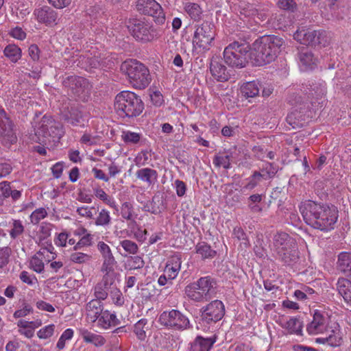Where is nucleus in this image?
<instances>
[{
	"mask_svg": "<svg viewBox=\"0 0 351 351\" xmlns=\"http://www.w3.org/2000/svg\"><path fill=\"white\" fill-rule=\"evenodd\" d=\"M305 223L315 229L328 231L334 228L338 212L333 207L308 200L300 207Z\"/></svg>",
	"mask_w": 351,
	"mask_h": 351,
	"instance_id": "obj_1",
	"label": "nucleus"
},
{
	"mask_svg": "<svg viewBox=\"0 0 351 351\" xmlns=\"http://www.w3.org/2000/svg\"><path fill=\"white\" fill-rule=\"evenodd\" d=\"M285 46V40L276 35H265L256 39L252 47V63L263 66L274 61Z\"/></svg>",
	"mask_w": 351,
	"mask_h": 351,
	"instance_id": "obj_2",
	"label": "nucleus"
},
{
	"mask_svg": "<svg viewBox=\"0 0 351 351\" xmlns=\"http://www.w3.org/2000/svg\"><path fill=\"white\" fill-rule=\"evenodd\" d=\"M223 59L230 67L244 68L252 61V47L247 43L234 41L225 48Z\"/></svg>",
	"mask_w": 351,
	"mask_h": 351,
	"instance_id": "obj_3",
	"label": "nucleus"
},
{
	"mask_svg": "<svg viewBox=\"0 0 351 351\" xmlns=\"http://www.w3.org/2000/svg\"><path fill=\"white\" fill-rule=\"evenodd\" d=\"M114 108L122 117L134 118L139 116L144 110L141 97L131 91H122L115 97Z\"/></svg>",
	"mask_w": 351,
	"mask_h": 351,
	"instance_id": "obj_4",
	"label": "nucleus"
},
{
	"mask_svg": "<svg viewBox=\"0 0 351 351\" xmlns=\"http://www.w3.org/2000/svg\"><path fill=\"white\" fill-rule=\"evenodd\" d=\"M217 283L210 276L202 277L196 282L187 285L185 288L186 296L195 302L210 301L216 294Z\"/></svg>",
	"mask_w": 351,
	"mask_h": 351,
	"instance_id": "obj_5",
	"label": "nucleus"
},
{
	"mask_svg": "<svg viewBox=\"0 0 351 351\" xmlns=\"http://www.w3.org/2000/svg\"><path fill=\"white\" fill-rule=\"evenodd\" d=\"M125 71L130 84L137 89H144L151 82L149 69L141 62L136 60L125 62L121 66Z\"/></svg>",
	"mask_w": 351,
	"mask_h": 351,
	"instance_id": "obj_6",
	"label": "nucleus"
},
{
	"mask_svg": "<svg viewBox=\"0 0 351 351\" xmlns=\"http://www.w3.org/2000/svg\"><path fill=\"white\" fill-rule=\"evenodd\" d=\"M35 134L43 143H45L49 138L55 141L63 135V127L60 122L56 121L51 116L45 114L36 126Z\"/></svg>",
	"mask_w": 351,
	"mask_h": 351,
	"instance_id": "obj_7",
	"label": "nucleus"
},
{
	"mask_svg": "<svg viewBox=\"0 0 351 351\" xmlns=\"http://www.w3.org/2000/svg\"><path fill=\"white\" fill-rule=\"evenodd\" d=\"M126 26L133 37L138 40L149 42L160 36L156 28L141 19H130L126 22Z\"/></svg>",
	"mask_w": 351,
	"mask_h": 351,
	"instance_id": "obj_8",
	"label": "nucleus"
},
{
	"mask_svg": "<svg viewBox=\"0 0 351 351\" xmlns=\"http://www.w3.org/2000/svg\"><path fill=\"white\" fill-rule=\"evenodd\" d=\"M293 38L305 45L323 47L328 45V40L324 30H312L310 29H299L293 34Z\"/></svg>",
	"mask_w": 351,
	"mask_h": 351,
	"instance_id": "obj_9",
	"label": "nucleus"
},
{
	"mask_svg": "<svg viewBox=\"0 0 351 351\" xmlns=\"http://www.w3.org/2000/svg\"><path fill=\"white\" fill-rule=\"evenodd\" d=\"M215 26L210 21H204L196 26L193 38L194 47L208 50L215 36Z\"/></svg>",
	"mask_w": 351,
	"mask_h": 351,
	"instance_id": "obj_10",
	"label": "nucleus"
},
{
	"mask_svg": "<svg viewBox=\"0 0 351 351\" xmlns=\"http://www.w3.org/2000/svg\"><path fill=\"white\" fill-rule=\"evenodd\" d=\"M158 322L168 328L180 331L192 328L189 318L176 309L162 312L159 316Z\"/></svg>",
	"mask_w": 351,
	"mask_h": 351,
	"instance_id": "obj_11",
	"label": "nucleus"
},
{
	"mask_svg": "<svg viewBox=\"0 0 351 351\" xmlns=\"http://www.w3.org/2000/svg\"><path fill=\"white\" fill-rule=\"evenodd\" d=\"M64 86L69 88L80 100L87 101L90 96V88L88 80L82 77L71 75L63 80Z\"/></svg>",
	"mask_w": 351,
	"mask_h": 351,
	"instance_id": "obj_12",
	"label": "nucleus"
},
{
	"mask_svg": "<svg viewBox=\"0 0 351 351\" xmlns=\"http://www.w3.org/2000/svg\"><path fill=\"white\" fill-rule=\"evenodd\" d=\"M0 140L6 147L17 141L14 125L2 108H0Z\"/></svg>",
	"mask_w": 351,
	"mask_h": 351,
	"instance_id": "obj_13",
	"label": "nucleus"
},
{
	"mask_svg": "<svg viewBox=\"0 0 351 351\" xmlns=\"http://www.w3.org/2000/svg\"><path fill=\"white\" fill-rule=\"evenodd\" d=\"M201 319L208 324H215L225 315V306L219 300H215L200 309Z\"/></svg>",
	"mask_w": 351,
	"mask_h": 351,
	"instance_id": "obj_14",
	"label": "nucleus"
},
{
	"mask_svg": "<svg viewBox=\"0 0 351 351\" xmlns=\"http://www.w3.org/2000/svg\"><path fill=\"white\" fill-rule=\"evenodd\" d=\"M136 10L141 14L152 16L158 25L165 22V15L161 5L155 0H138Z\"/></svg>",
	"mask_w": 351,
	"mask_h": 351,
	"instance_id": "obj_15",
	"label": "nucleus"
},
{
	"mask_svg": "<svg viewBox=\"0 0 351 351\" xmlns=\"http://www.w3.org/2000/svg\"><path fill=\"white\" fill-rule=\"evenodd\" d=\"M300 91L305 95V99H307L308 101L313 104L326 95V84L324 82H309L302 85Z\"/></svg>",
	"mask_w": 351,
	"mask_h": 351,
	"instance_id": "obj_16",
	"label": "nucleus"
},
{
	"mask_svg": "<svg viewBox=\"0 0 351 351\" xmlns=\"http://www.w3.org/2000/svg\"><path fill=\"white\" fill-rule=\"evenodd\" d=\"M330 321V315L326 311L315 310L313 320L307 325L306 330L310 335L322 333L326 330Z\"/></svg>",
	"mask_w": 351,
	"mask_h": 351,
	"instance_id": "obj_17",
	"label": "nucleus"
},
{
	"mask_svg": "<svg viewBox=\"0 0 351 351\" xmlns=\"http://www.w3.org/2000/svg\"><path fill=\"white\" fill-rule=\"evenodd\" d=\"M210 71L212 76L218 82H225L229 80L231 71L221 62L212 60L210 64Z\"/></svg>",
	"mask_w": 351,
	"mask_h": 351,
	"instance_id": "obj_18",
	"label": "nucleus"
},
{
	"mask_svg": "<svg viewBox=\"0 0 351 351\" xmlns=\"http://www.w3.org/2000/svg\"><path fill=\"white\" fill-rule=\"evenodd\" d=\"M97 247L104 258L101 271H106L107 274L113 271L114 265L116 264V261L112 254L110 247L103 241L99 242Z\"/></svg>",
	"mask_w": 351,
	"mask_h": 351,
	"instance_id": "obj_19",
	"label": "nucleus"
},
{
	"mask_svg": "<svg viewBox=\"0 0 351 351\" xmlns=\"http://www.w3.org/2000/svg\"><path fill=\"white\" fill-rule=\"evenodd\" d=\"M278 260L285 266H291L296 263L299 260V252L298 246L294 248H287L276 252Z\"/></svg>",
	"mask_w": 351,
	"mask_h": 351,
	"instance_id": "obj_20",
	"label": "nucleus"
},
{
	"mask_svg": "<svg viewBox=\"0 0 351 351\" xmlns=\"http://www.w3.org/2000/svg\"><path fill=\"white\" fill-rule=\"evenodd\" d=\"M34 14L38 22L45 23L47 25H51L54 23L58 16L56 10L49 6H43L41 8L35 10Z\"/></svg>",
	"mask_w": 351,
	"mask_h": 351,
	"instance_id": "obj_21",
	"label": "nucleus"
},
{
	"mask_svg": "<svg viewBox=\"0 0 351 351\" xmlns=\"http://www.w3.org/2000/svg\"><path fill=\"white\" fill-rule=\"evenodd\" d=\"M274 245L276 252L287 248H294L297 245L295 239L286 232H278L274 237Z\"/></svg>",
	"mask_w": 351,
	"mask_h": 351,
	"instance_id": "obj_22",
	"label": "nucleus"
},
{
	"mask_svg": "<svg viewBox=\"0 0 351 351\" xmlns=\"http://www.w3.org/2000/svg\"><path fill=\"white\" fill-rule=\"evenodd\" d=\"M181 254H176L169 258L165 267V273L169 276L170 280H173L178 276L181 267Z\"/></svg>",
	"mask_w": 351,
	"mask_h": 351,
	"instance_id": "obj_23",
	"label": "nucleus"
},
{
	"mask_svg": "<svg viewBox=\"0 0 351 351\" xmlns=\"http://www.w3.org/2000/svg\"><path fill=\"white\" fill-rule=\"evenodd\" d=\"M87 318L92 322L99 320L103 311V304L99 300H92L86 306Z\"/></svg>",
	"mask_w": 351,
	"mask_h": 351,
	"instance_id": "obj_24",
	"label": "nucleus"
},
{
	"mask_svg": "<svg viewBox=\"0 0 351 351\" xmlns=\"http://www.w3.org/2000/svg\"><path fill=\"white\" fill-rule=\"evenodd\" d=\"M337 268L346 277L351 279V253L344 252L339 254Z\"/></svg>",
	"mask_w": 351,
	"mask_h": 351,
	"instance_id": "obj_25",
	"label": "nucleus"
},
{
	"mask_svg": "<svg viewBox=\"0 0 351 351\" xmlns=\"http://www.w3.org/2000/svg\"><path fill=\"white\" fill-rule=\"evenodd\" d=\"M215 337L204 338L198 336L191 343L190 351H209L215 342Z\"/></svg>",
	"mask_w": 351,
	"mask_h": 351,
	"instance_id": "obj_26",
	"label": "nucleus"
},
{
	"mask_svg": "<svg viewBox=\"0 0 351 351\" xmlns=\"http://www.w3.org/2000/svg\"><path fill=\"white\" fill-rule=\"evenodd\" d=\"M137 178L145 182L149 186L154 185L157 181L158 173L156 170L150 168H143L138 170L136 173Z\"/></svg>",
	"mask_w": 351,
	"mask_h": 351,
	"instance_id": "obj_27",
	"label": "nucleus"
},
{
	"mask_svg": "<svg viewBox=\"0 0 351 351\" xmlns=\"http://www.w3.org/2000/svg\"><path fill=\"white\" fill-rule=\"evenodd\" d=\"M263 88L258 81H252L244 83L241 87V91L246 98L258 95L260 89Z\"/></svg>",
	"mask_w": 351,
	"mask_h": 351,
	"instance_id": "obj_28",
	"label": "nucleus"
},
{
	"mask_svg": "<svg viewBox=\"0 0 351 351\" xmlns=\"http://www.w3.org/2000/svg\"><path fill=\"white\" fill-rule=\"evenodd\" d=\"M298 57L300 64L304 66L305 69H312L316 64V58L307 48H304L300 51Z\"/></svg>",
	"mask_w": 351,
	"mask_h": 351,
	"instance_id": "obj_29",
	"label": "nucleus"
},
{
	"mask_svg": "<svg viewBox=\"0 0 351 351\" xmlns=\"http://www.w3.org/2000/svg\"><path fill=\"white\" fill-rule=\"evenodd\" d=\"M64 120L68 123L77 126L83 121V116L78 108L71 107L67 113L63 115Z\"/></svg>",
	"mask_w": 351,
	"mask_h": 351,
	"instance_id": "obj_30",
	"label": "nucleus"
},
{
	"mask_svg": "<svg viewBox=\"0 0 351 351\" xmlns=\"http://www.w3.org/2000/svg\"><path fill=\"white\" fill-rule=\"evenodd\" d=\"M80 335L84 341L93 343L97 347L102 346L106 343V339L103 336L93 333L86 329L81 330Z\"/></svg>",
	"mask_w": 351,
	"mask_h": 351,
	"instance_id": "obj_31",
	"label": "nucleus"
},
{
	"mask_svg": "<svg viewBox=\"0 0 351 351\" xmlns=\"http://www.w3.org/2000/svg\"><path fill=\"white\" fill-rule=\"evenodd\" d=\"M337 289L345 301L349 302L351 300V280L347 278H339L337 282Z\"/></svg>",
	"mask_w": 351,
	"mask_h": 351,
	"instance_id": "obj_32",
	"label": "nucleus"
},
{
	"mask_svg": "<svg viewBox=\"0 0 351 351\" xmlns=\"http://www.w3.org/2000/svg\"><path fill=\"white\" fill-rule=\"evenodd\" d=\"M120 321L117 318L114 313H110L108 311H105L99 318L98 324L104 328H108L111 326L119 325Z\"/></svg>",
	"mask_w": 351,
	"mask_h": 351,
	"instance_id": "obj_33",
	"label": "nucleus"
},
{
	"mask_svg": "<svg viewBox=\"0 0 351 351\" xmlns=\"http://www.w3.org/2000/svg\"><path fill=\"white\" fill-rule=\"evenodd\" d=\"M184 10L191 19L195 21H198L201 19L203 11L199 4L186 2L184 3Z\"/></svg>",
	"mask_w": 351,
	"mask_h": 351,
	"instance_id": "obj_34",
	"label": "nucleus"
},
{
	"mask_svg": "<svg viewBox=\"0 0 351 351\" xmlns=\"http://www.w3.org/2000/svg\"><path fill=\"white\" fill-rule=\"evenodd\" d=\"M80 58V63L87 71L97 69L102 66V62L98 56H82Z\"/></svg>",
	"mask_w": 351,
	"mask_h": 351,
	"instance_id": "obj_35",
	"label": "nucleus"
},
{
	"mask_svg": "<svg viewBox=\"0 0 351 351\" xmlns=\"http://www.w3.org/2000/svg\"><path fill=\"white\" fill-rule=\"evenodd\" d=\"M265 195L263 194H253L247 199V206L250 210L254 213H261L263 210L262 207L259 204L262 202Z\"/></svg>",
	"mask_w": 351,
	"mask_h": 351,
	"instance_id": "obj_36",
	"label": "nucleus"
},
{
	"mask_svg": "<svg viewBox=\"0 0 351 351\" xmlns=\"http://www.w3.org/2000/svg\"><path fill=\"white\" fill-rule=\"evenodd\" d=\"M109 283L107 280H103L102 282L96 285L94 289V295L96 298L95 300L99 301L104 300L108 297V291L109 289Z\"/></svg>",
	"mask_w": 351,
	"mask_h": 351,
	"instance_id": "obj_37",
	"label": "nucleus"
},
{
	"mask_svg": "<svg viewBox=\"0 0 351 351\" xmlns=\"http://www.w3.org/2000/svg\"><path fill=\"white\" fill-rule=\"evenodd\" d=\"M4 55L12 62H16L21 58V49L16 45H8L3 51Z\"/></svg>",
	"mask_w": 351,
	"mask_h": 351,
	"instance_id": "obj_38",
	"label": "nucleus"
},
{
	"mask_svg": "<svg viewBox=\"0 0 351 351\" xmlns=\"http://www.w3.org/2000/svg\"><path fill=\"white\" fill-rule=\"evenodd\" d=\"M196 252L202 256L203 258H213L216 255V251L211 249V247L206 242L198 243L195 247Z\"/></svg>",
	"mask_w": 351,
	"mask_h": 351,
	"instance_id": "obj_39",
	"label": "nucleus"
},
{
	"mask_svg": "<svg viewBox=\"0 0 351 351\" xmlns=\"http://www.w3.org/2000/svg\"><path fill=\"white\" fill-rule=\"evenodd\" d=\"M278 171V167L276 165L271 162H266L263 165L260 171L261 175H263V179L267 180L268 178H273Z\"/></svg>",
	"mask_w": 351,
	"mask_h": 351,
	"instance_id": "obj_40",
	"label": "nucleus"
},
{
	"mask_svg": "<svg viewBox=\"0 0 351 351\" xmlns=\"http://www.w3.org/2000/svg\"><path fill=\"white\" fill-rule=\"evenodd\" d=\"M69 260L74 263L86 264L88 263L92 260V256L75 251L71 253Z\"/></svg>",
	"mask_w": 351,
	"mask_h": 351,
	"instance_id": "obj_41",
	"label": "nucleus"
},
{
	"mask_svg": "<svg viewBox=\"0 0 351 351\" xmlns=\"http://www.w3.org/2000/svg\"><path fill=\"white\" fill-rule=\"evenodd\" d=\"M288 102L292 106H297L298 104H302L308 101L307 99H305L301 91L300 88L289 94L287 98Z\"/></svg>",
	"mask_w": 351,
	"mask_h": 351,
	"instance_id": "obj_42",
	"label": "nucleus"
},
{
	"mask_svg": "<svg viewBox=\"0 0 351 351\" xmlns=\"http://www.w3.org/2000/svg\"><path fill=\"white\" fill-rule=\"evenodd\" d=\"M287 328L290 333L302 335V322L295 317L291 318L286 324Z\"/></svg>",
	"mask_w": 351,
	"mask_h": 351,
	"instance_id": "obj_43",
	"label": "nucleus"
},
{
	"mask_svg": "<svg viewBox=\"0 0 351 351\" xmlns=\"http://www.w3.org/2000/svg\"><path fill=\"white\" fill-rule=\"evenodd\" d=\"M263 176L261 171H254L252 175L247 179V183L243 186V189L246 190H252L254 189L261 182Z\"/></svg>",
	"mask_w": 351,
	"mask_h": 351,
	"instance_id": "obj_44",
	"label": "nucleus"
},
{
	"mask_svg": "<svg viewBox=\"0 0 351 351\" xmlns=\"http://www.w3.org/2000/svg\"><path fill=\"white\" fill-rule=\"evenodd\" d=\"M147 324V319H141L134 326V332L140 340H144L146 337V333L145 330V326Z\"/></svg>",
	"mask_w": 351,
	"mask_h": 351,
	"instance_id": "obj_45",
	"label": "nucleus"
},
{
	"mask_svg": "<svg viewBox=\"0 0 351 351\" xmlns=\"http://www.w3.org/2000/svg\"><path fill=\"white\" fill-rule=\"evenodd\" d=\"M12 250L9 247L0 248V269H3L10 263Z\"/></svg>",
	"mask_w": 351,
	"mask_h": 351,
	"instance_id": "obj_46",
	"label": "nucleus"
},
{
	"mask_svg": "<svg viewBox=\"0 0 351 351\" xmlns=\"http://www.w3.org/2000/svg\"><path fill=\"white\" fill-rule=\"evenodd\" d=\"M300 118L297 110H294L288 114L287 121L293 128H300L303 125L302 119H300Z\"/></svg>",
	"mask_w": 351,
	"mask_h": 351,
	"instance_id": "obj_47",
	"label": "nucleus"
},
{
	"mask_svg": "<svg viewBox=\"0 0 351 351\" xmlns=\"http://www.w3.org/2000/svg\"><path fill=\"white\" fill-rule=\"evenodd\" d=\"M328 345L331 347H337L342 343V337L339 330L333 329L331 334L327 337Z\"/></svg>",
	"mask_w": 351,
	"mask_h": 351,
	"instance_id": "obj_48",
	"label": "nucleus"
},
{
	"mask_svg": "<svg viewBox=\"0 0 351 351\" xmlns=\"http://www.w3.org/2000/svg\"><path fill=\"white\" fill-rule=\"evenodd\" d=\"M141 137L140 134L130 131H124L121 135L123 141L127 144H136L140 141Z\"/></svg>",
	"mask_w": 351,
	"mask_h": 351,
	"instance_id": "obj_49",
	"label": "nucleus"
},
{
	"mask_svg": "<svg viewBox=\"0 0 351 351\" xmlns=\"http://www.w3.org/2000/svg\"><path fill=\"white\" fill-rule=\"evenodd\" d=\"M111 222V217L109 212L106 209H102L95 219L97 226H108Z\"/></svg>",
	"mask_w": 351,
	"mask_h": 351,
	"instance_id": "obj_50",
	"label": "nucleus"
},
{
	"mask_svg": "<svg viewBox=\"0 0 351 351\" xmlns=\"http://www.w3.org/2000/svg\"><path fill=\"white\" fill-rule=\"evenodd\" d=\"M213 164L217 167H223L224 169H230L231 167V164L230 162V156L229 155H225V156H220V155H215L213 158Z\"/></svg>",
	"mask_w": 351,
	"mask_h": 351,
	"instance_id": "obj_51",
	"label": "nucleus"
},
{
	"mask_svg": "<svg viewBox=\"0 0 351 351\" xmlns=\"http://www.w3.org/2000/svg\"><path fill=\"white\" fill-rule=\"evenodd\" d=\"M278 6L281 10L294 12L298 9V5L295 0H278Z\"/></svg>",
	"mask_w": 351,
	"mask_h": 351,
	"instance_id": "obj_52",
	"label": "nucleus"
},
{
	"mask_svg": "<svg viewBox=\"0 0 351 351\" xmlns=\"http://www.w3.org/2000/svg\"><path fill=\"white\" fill-rule=\"evenodd\" d=\"M134 213V208L130 202H125L121 207V217L126 220H132Z\"/></svg>",
	"mask_w": 351,
	"mask_h": 351,
	"instance_id": "obj_53",
	"label": "nucleus"
},
{
	"mask_svg": "<svg viewBox=\"0 0 351 351\" xmlns=\"http://www.w3.org/2000/svg\"><path fill=\"white\" fill-rule=\"evenodd\" d=\"M47 216V212L44 208L36 209L30 215V221L33 224H38L40 221Z\"/></svg>",
	"mask_w": 351,
	"mask_h": 351,
	"instance_id": "obj_54",
	"label": "nucleus"
},
{
	"mask_svg": "<svg viewBox=\"0 0 351 351\" xmlns=\"http://www.w3.org/2000/svg\"><path fill=\"white\" fill-rule=\"evenodd\" d=\"M120 245L124 249V250L129 254H136L138 251V247L137 244L130 240H123L120 242Z\"/></svg>",
	"mask_w": 351,
	"mask_h": 351,
	"instance_id": "obj_55",
	"label": "nucleus"
},
{
	"mask_svg": "<svg viewBox=\"0 0 351 351\" xmlns=\"http://www.w3.org/2000/svg\"><path fill=\"white\" fill-rule=\"evenodd\" d=\"M93 235L90 234H86L82 237L80 241L74 245L73 250L77 251L83 247H88L92 245Z\"/></svg>",
	"mask_w": 351,
	"mask_h": 351,
	"instance_id": "obj_56",
	"label": "nucleus"
},
{
	"mask_svg": "<svg viewBox=\"0 0 351 351\" xmlns=\"http://www.w3.org/2000/svg\"><path fill=\"white\" fill-rule=\"evenodd\" d=\"M24 232V226L20 220H14L13 228L10 231L12 239H16Z\"/></svg>",
	"mask_w": 351,
	"mask_h": 351,
	"instance_id": "obj_57",
	"label": "nucleus"
},
{
	"mask_svg": "<svg viewBox=\"0 0 351 351\" xmlns=\"http://www.w3.org/2000/svg\"><path fill=\"white\" fill-rule=\"evenodd\" d=\"M55 328L54 324L48 325L37 332V335L40 339H47L53 334Z\"/></svg>",
	"mask_w": 351,
	"mask_h": 351,
	"instance_id": "obj_58",
	"label": "nucleus"
},
{
	"mask_svg": "<svg viewBox=\"0 0 351 351\" xmlns=\"http://www.w3.org/2000/svg\"><path fill=\"white\" fill-rule=\"evenodd\" d=\"M130 227L132 230H134V237L137 239V241L143 242L146 239V237L143 236V230L137 224L135 220H132L130 223Z\"/></svg>",
	"mask_w": 351,
	"mask_h": 351,
	"instance_id": "obj_59",
	"label": "nucleus"
},
{
	"mask_svg": "<svg viewBox=\"0 0 351 351\" xmlns=\"http://www.w3.org/2000/svg\"><path fill=\"white\" fill-rule=\"evenodd\" d=\"M32 268L37 273H42L44 270V263L36 255L33 256L30 261Z\"/></svg>",
	"mask_w": 351,
	"mask_h": 351,
	"instance_id": "obj_60",
	"label": "nucleus"
},
{
	"mask_svg": "<svg viewBox=\"0 0 351 351\" xmlns=\"http://www.w3.org/2000/svg\"><path fill=\"white\" fill-rule=\"evenodd\" d=\"M33 312V308L29 304L24 303L23 307L14 313V318L23 317Z\"/></svg>",
	"mask_w": 351,
	"mask_h": 351,
	"instance_id": "obj_61",
	"label": "nucleus"
},
{
	"mask_svg": "<svg viewBox=\"0 0 351 351\" xmlns=\"http://www.w3.org/2000/svg\"><path fill=\"white\" fill-rule=\"evenodd\" d=\"M40 53V51L36 45L32 44L29 47L28 53L29 57L34 62H37L39 60Z\"/></svg>",
	"mask_w": 351,
	"mask_h": 351,
	"instance_id": "obj_62",
	"label": "nucleus"
},
{
	"mask_svg": "<svg viewBox=\"0 0 351 351\" xmlns=\"http://www.w3.org/2000/svg\"><path fill=\"white\" fill-rule=\"evenodd\" d=\"M175 188L176 190V194L178 197H183L186 191V184L180 180H176L174 182Z\"/></svg>",
	"mask_w": 351,
	"mask_h": 351,
	"instance_id": "obj_63",
	"label": "nucleus"
},
{
	"mask_svg": "<svg viewBox=\"0 0 351 351\" xmlns=\"http://www.w3.org/2000/svg\"><path fill=\"white\" fill-rule=\"evenodd\" d=\"M0 186L2 195L5 198L10 197L11 194L12 193V192L13 191L10 187V183L7 181H3L1 182Z\"/></svg>",
	"mask_w": 351,
	"mask_h": 351,
	"instance_id": "obj_64",
	"label": "nucleus"
}]
</instances>
